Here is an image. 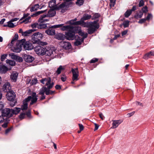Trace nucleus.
<instances>
[{"label":"nucleus","instance_id":"1","mask_svg":"<svg viewBox=\"0 0 154 154\" xmlns=\"http://www.w3.org/2000/svg\"><path fill=\"white\" fill-rule=\"evenodd\" d=\"M99 20H97L93 22H85L84 21L80 20L72 23L75 25H80L84 27H87L88 33L91 34L97 31L99 27V25L98 23Z\"/></svg>","mask_w":154,"mask_h":154},{"label":"nucleus","instance_id":"2","mask_svg":"<svg viewBox=\"0 0 154 154\" xmlns=\"http://www.w3.org/2000/svg\"><path fill=\"white\" fill-rule=\"evenodd\" d=\"M62 30H66L65 32V38L68 40H73L76 39L77 35H75V29L71 25L63 26L61 28Z\"/></svg>","mask_w":154,"mask_h":154},{"label":"nucleus","instance_id":"3","mask_svg":"<svg viewBox=\"0 0 154 154\" xmlns=\"http://www.w3.org/2000/svg\"><path fill=\"white\" fill-rule=\"evenodd\" d=\"M38 97L36 94L35 92H32L31 96L28 97L27 98L24 99L23 101V104L21 106V110H26L28 108V103H27L30 100L31 102L30 103V105H32L34 103H36L37 100L38 98L37 97Z\"/></svg>","mask_w":154,"mask_h":154},{"label":"nucleus","instance_id":"4","mask_svg":"<svg viewBox=\"0 0 154 154\" xmlns=\"http://www.w3.org/2000/svg\"><path fill=\"white\" fill-rule=\"evenodd\" d=\"M21 111V109L18 107H15L14 109L6 108L2 111V115L6 118L9 119L14 115H17Z\"/></svg>","mask_w":154,"mask_h":154},{"label":"nucleus","instance_id":"5","mask_svg":"<svg viewBox=\"0 0 154 154\" xmlns=\"http://www.w3.org/2000/svg\"><path fill=\"white\" fill-rule=\"evenodd\" d=\"M43 37V35L39 32H36L32 35V42L34 44H37L42 46L46 45L47 43L46 42H42L41 41Z\"/></svg>","mask_w":154,"mask_h":154},{"label":"nucleus","instance_id":"6","mask_svg":"<svg viewBox=\"0 0 154 154\" xmlns=\"http://www.w3.org/2000/svg\"><path fill=\"white\" fill-rule=\"evenodd\" d=\"M63 25L64 24H62L50 26L45 31V32L48 35H54L55 34L54 29L58 28H61Z\"/></svg>","mask_w":154,"mask_h":154},{"label":"nucleus","instance_id":"7","mask_svg":"<svg viewBox=\"0 0 154 154\" xmlns=\"http://www.w3.org/2000/svg\"><path fill=\"white\" fill-rule=\"evenodd\" d=\"M40 81L43 84H45L48 89H51L54 84L53 82H51V79L50 77L43 78L40 80Z\"/></svg>","mask_w":154,"mask_h":154},{"label":"nucleus","instance_id":"8","mask_svg":"<svg viewBox=\"0 0 154 154\" xmlns=\"http://www.w3.org/2000/svg\"><path fill=\"white\" fill-rule=\"evenodd\" d=\"M46 17H47V15L46 14H43L41 15L38 20L39 24H38V29H42L45 28L47 27V25L43 23L44 22L48 21L49 20L48 19H44Z\"/></svg>","mask_w":154,"mask_h":154},{"label":"nucleus","instance_id":"9","mask_svg":"<svg viewBox=\"0 0 154 154\" xmlns=\"http://www.w3.org/2000/svg\"><path fill=\"white\" fill-rule=\"evenodd\" d=\"M19 43H21L22 45H23L25 50H31L34 48L32 44L29 42H26L25 39H22L19 41Z\"/></svg>","mask_w":154,"mask_h":154},{"label":"nucleus","instance_id":"10","mask_svg":"<svg viewBox=\"0 0 154 154\" xmlns=\"http://www.w3.org/2000/svg\"><path fill=\"white\" fill-rule=\"evenodd\" d=\"M45 50V48L40 45L37 46L34 48L35 51L39 55H44Z\"/></svg>","mask_w":154,"mask_h":154},{"label":"nucleus","instance_id":"11","mask_svg":"<svg viewBox=\"0 0 154 154\" xmlns=\"http://www.w3.org/2000/svg\"><path fill=\"white\" fill-rule=\"evenodd\" d=\"M71 72L72 73V80L73 81H76L79 80V72L78 68H72Z\"/></svg>","mask_w":154,"mask_h":154},{"label":"nucleus","instance_id":"12","mask_svg":"<svg viewBox=\"0 0 154 154\" xmlns=\"http://www.w3.org/2000/svg\"><path fill=\"white\" fill-rule=\"evenodd\" d=\"M15 97V94L12 90H11L10 91L7 93L6 97L9 101L12 102L14 101Z\"/></svg>","mask_w":154,"mask_h":154},{"label":"nucleus","instance_id":"13","mask_svg":"<svg viewBox=\"0 0 154 154\" xmlns=\"http://www.w3.org/2000/svg\"><path fill=\"white\" fill-rule=\"evenodd\" d=\"M19 42H17L16 45L15 47H12L11 50L13 52L19 53L22 50V45L21 43H19Z\"/></svg>","mask_w":154,"mask_h":154},{"label":"nucleus","instance_id":"14","mask_svg":"<svg viewBox=\"0 0 154 154\" xmlns=\"http://www.w3.org/2000/svg\"><path fill=\"white\" fill-rule=\"evenodd\" d=\"M11 87L10 86V83L8 82H7L3 85L2 89L4 92L7 93L11 90Z\"/></svg>","mask_w":154,"mask_h":154},{"label":"nucleus","instance_id":"15","mask_svg":"<svg viewBox=\"0 0 154 154\" xmlns=\"http://www.w3.org/2000/svg\"><path fill=\"white\" fill-rule=\"evenodd\" d=\"M9 70L8 68L3 64L2 63H0V73H5Z\"/></svg>","mask_w":154,"mask_h":154},{"label":"nucleus","instance_id":"16","mask_svg":"<svg viewBox=\"0 0 154 154\" xmlns=\"http://www.w3.org/2000/svg\"><path fill=\"white\" fill-rule=\"evenodd\" d=\"M23 58L25 61L27 62H31L34 59L33 57L29 55H24L23 56Z\"/></svg>","mask_w":154,"mask_h":154},{"label":"nucleus","instance_id":"17","mask_svg":"<svg viewBox=\"0 0 154 154\" xmlns=\"http://www.w3.org/2000/svg\"><path fill=\"white\" fill-rule=\"evenodd\" d=\"M75 39L76 41L74 43V45L75 46H78L82 44V42L84 41V38L77 35L76 38Z\"/></svg>","mask_w":154,"mask_h":154},{"label":"nucleus","instance_id":"18","mask_svg":"<svg viewBox=\"0 0 154 154\" xmlns=\"http://www.w3.org/2000/svg\"><path fill=\"white\" fill-rule=\"evenodd\" d=\"M55 38L59 40H63L65 38V35L61 33H57L55 35Z\"/></svg>","mask_w":154,"mask_h":154},{"label":"nucleus","instance_id":"19","mask_svg":"<svg viewBox=\"0 0 154 154\" xmlns=\"http://www.w3.org/2000/svg\"><path fill=\"white\" fill-rule=\"evenodd\" d=\"M122 122L120 120H116L113 121L112 127L111 128H117L118 125L121 123Z\"/></svg>","mask_w":154,"mask_h":154},{"label":"nucleus","instance_id":"20","mask_svg":"<svg viewBox=\"0 0 154 154\" xmlns=\"http://www.w3.org/2000/svg\"><path fill=\"white\" fill-rule=\"evenodd\" d=\"M18 73L16 72H13L11 74V78L14 82L17 80Z\"/></svg>","mask_w":154,"mask_h":154},{"label":"nucleus","instance_id":"21","mask_svg":"<svg viewBox=\"0 0 154 154\" xmlns=\"http://www.w3.org/2000/svg\"><path fill=\"white\" fill-rule=\"evenodd\" d=\"M143 15V14L141 11H137L134 15V17L136 19H138L141 18Z\"/></svg>","mask_w":154,"mask_h":154},{"label":"nucleus","instance_id":"22","mask_svg":"<svg viewBox=\"0 0 154 154\" xmlns=\"http://www.w3.org/2000/svg\"><path fill=\"white\" fill-rule=\"evenodd\" d=\"M91 17V15L85 14L83 15V17L81 18L80 20L85 21L90 19Z\"/></svg>","mask_w":154,"mask_h":154},{"label":"nucleus","instance_id":"23","mask_svg":"<svg viewBox=\"0 0 154 154\" xmlns=\"http://www.w3.org/2000/svg\"><path fill=\"white\" fill-rule=\"evenodd\" d=\"M18 35L17 34H15L14 37H13L11 42L10 43V46H13L14 43H15L16 41L18 39Z\"/></svg>","mask_w":154,"mask_h":154},{"label":"nucleus","instance_id":"24","mask_svg":"<svg viewBox=\"0 0 154 154\" xmlns=\"http://www.w3.org/2000/svg\"><path fill=\"white\" fill-rule=\"evenodd\" d=\"M35 29H31L26 30L25 32H24L23 34V36H28L32 32L35 31Z\"/></svg>","mask_w":154,"mask_h":154},{"label":"nucleus","instance_id":"25","mask_svg":"<svg viewBox=\"0 0 154 154\" xmlns=\"http://www.w3.org/2000/svg\"><path fill=\"white\" fill-rule=\"evenodd\" d=\"M45 51L44 55L46 56H50L53 54V51L51 49H47L45 48Z\"/></svg>","mask_w":154,"mask_h":154},{"label":"nucleus","instance_id":"26","mask_svg":"<svg viewBox=\"0 0 154 154\" xmlns=\"http://www.w3.org/2000/svg\"><path fill=\"white\" fill-rule=\"evenodd\" d=\"M56 12L53 10H50L48 13L47 15V17H53L55 16Z\"/></svg>","mask_w":154,"mask_h":154},{"label":"nucleus","instance_id":"27","mask_svg":"<svg viewBox=\"0 0 154 154\" xmlns=\"http://www.w3.org/2000/svg\"><path fill=\"white\" fill-rule=\"evenodd\" d=\"M65 66L60 65L57 68V70L56 71V72L57 74V75H59L61 73V71L62 70L65 69Z\"/></svg>","mask_w":154,"mask_h":154},{"label":"nucleus","instance_id":"28","mask_svg":"<svg viewBox=\"0 0 154 154\" xmlns=\"http://www.w3.org/2000/svg\"><path fill=\"white\" fill-rule=\"evenodd\" d=\"M65 6H66L65 5V3H63L59 6H56L55 8V9L57 10H59L65 8Z\"/></svg>","mask_w":154,"mask_h":154},{"label":"nucleus","instance_id":"29","mask_svg":"<svg viewBox=\"0 0 154 154\" xmlns=\"http://www.w3.org/2000/svg\"><path fill=\"white\" fill-rule=\"evenodd\" d=\"M71 47V44L69 42H65L63 45V48L66 49H69Z\"/></svg>","mask_w":154,"mask_h":154},{"label":"nucleus","instance_id":"30","mask_svg":"<svg viewBox=\"0 0 154 154\" xmlns=\"http://www.w3.org/2000/svg\"><path fill=\"white\" fill-rule=\"evenodd\" d=\"M47 89V87H43L40 90L39 94L40 95H43L44 93H46Z\"/></svg>","mask_w":154,"mask_h":154},{"label":"nucleus","instance_id":"31","mask_svg":"<svg viewBox=\"0 0 154 154\" xmlns=\"http://www.w3.org/2000/svg\"><path fill=\"white\" fill-rule=\"evenodd\" d=\"M38 8H39V5L38 4H37L32 7L30 8V11L31 12H33L37 10Z\"/></svg>","mask_w":154,"mask_h":154},{"label":"nucleus","instance_id":"32","mask_svg":"<svg viewBox=\"0 0 154 154\" xmlns=\"http://www.w3.org/2000/svg\"><path fill=\"white\" fill-rule=\"evenodd\" d=\"M85 0H77L75 4L79 6H81L83 5L84 3Z\"/></svg>","mask_w":154,"mask_h":154},{"label":"nucleus","instance_id":"33","mask_svg":"<svg viewBox=\"0 0 154 154\" xmlns=\"http://www.w3.org/2000/svg\"><path fill=\"white\" fill-rule=\"evenodd\" d=\"M47 10H45L44 11H38L36 12L35 14H33V15L32 16V17H36L40 14L43 13L46 11Z\"/></svg>","mask_w":154,"mask_h":154},{"label":"nucleus","instance_id":"34","mask_svg":"<svg viewBox=\"0 0 154 154\" xmlns=\"http://www.w3.org/2000/svg\"><path fill=\"white\" fill-rule=\"evenodd\" d=\"M9 119L8 118H6L4 122V123L2 125V126L4 128H6L8 126V124L9 121Z\"/></svg>","mask_w":154,"mask_h":154},{"label":"nucleus","instance_id":"35","mask_svg":"<svg viewBox=\"0 0 154 154\" xmlns=\"http://www.w3.org/2000/svg\"><path fill=\"white\" fill-rule=\"evenodd\" d=\"M12 22L9 21L8 22V24H7L4 25L3 26L4 27H10L13 28L15 26L13 23H12Z\"/></svg>","mask_w":154,"mask_h":154},{"label":"nucleus","instance_id":"36","mask_svg":"<svg viewBox=\"0 0 154 154\" xmlns=\"http://www.w3.org/2000/svg\"><path fill=\"white\" fill-rule=\"evenodd\" d=\"M132 12L130 9L127 10L124 14L125 17L126 18H128L131 14Z\"/></svg>","mask_w":154,"mask_h":154},{"label":"nucleus","instance_id":"37","mask_svg":"<svg viewBox=\"0 0 154 154\" xmlns=\"http://www.w3.org/2000/svg\"><path fill=\"white\" fill-rule=\"evenodd\" d=\"M130 21L129 20H125L123 22L122 25H123L124 28L128 27L129 26V23Z\"/></svg>","mask_w":154,"mask_h":154},{"label":"nucleus","instance_id":"38","mask_svg":"<svg viewBox=\"0 0 154 154\" xmlns=\"http://www.w3.org/2000/svg\"><path fill=\"white\" fill-rule=\"evenodd\" d=\"M56 1L55 0L51 1L49 4V6L50 8H52L55 5Z\"/></svg>","mask_w":154,"mask_h":154},{"label":"nucleus","instance_id":"39","mask_svg":"<svg viewBox=\"0 0 154 154\" xmlns=\"http://www.w3.org/2000/svg\"><path fill=\"white\" fill-rule=\"evenodd\" d=\"M150 51L149 52L145 54L143 57V58L145 59H147L151 55Z\"/></svg>","mask_w":154,"mask_h":154},{"label":"nucleus","instance_id":"40","mask_svg":"<svg viewBox=\"0 0 154 154\" xmlns=\"http://www.w3.org/2000/svg\"><path fill=\"white\" fill-rule=\"evenodd\" d=\"M9 56L11 57V58L14 60H16L17 59L18 56L15 55L14 53H10L9 54Z\"/></svg>","mask_w":154,"mask_h":154},{"label":"nucleus","instance_id":"41","mask_svg":"<svg viewBox=\"0 0 154 154\" xmlns=\"http://www.w3.org/2000/svg\"><path fill=\"white\" fill-rule=\"evenodd\" d=\"M54 92L55 91L50 90V89H48L47 88V91L45 93V94L46 95H49V94L52 95L54 93Z\"/></svg>","mask_w":154,"mask_h":154},{"label":"nucleus","instance_id":"42","mask_svg":"<svg viewBox=\"0 0 154 154\" xmlns=\"http://www.w3.org/2000/svg\"><path fill=\"white\" fill-rule=\"evenodd\" d=\"M143 13H146L148 11V8L147 6H145L144 7H143L141 10Z\"/></svg>","mask_w":154,"mask_h":154},{"label":"nucleus","instance_id":"43","mask_svg":"<svg viewBox=\"0 0 154 154\" xmlns=\"http://www.w3.org/2000/svg\"><path fill=\"white\" fill-rule=\"evenodd\" d=\"M60 79L62 81L64 82L66 79V76L64 74H62L61 75Z\"/></svg>","mask_w":154,"mask_h":154},{"label":"nucleus","instance_id":"44","mask_svg":"<svg viewBox=\"0 0 154 154\" xmlns=\"http://www.w3.org/2000/svg\"><path fill=\"white\" fill-rule=\"evenodd\" d=\"M100 16V14L98 13H95L93 16V19L96 20L99 18Z\"/></svg>","mask_w":154,"mask_h":154},{"label":"nucleus","instance_id":"45","mask_svg":"<svg viewBox=\"0 0 154 154\" xmlns=\"http://www.w3.org/2000/svg\"><path fill=\"white\" fill-rule=\"evenodd\" d=\"M116 0H109L110 4V6L111 7H113L116 4Z\"/></svg>","mask_w":154,"mask_h":154},{"label":"nucleus","instance_id":"46","mask_svg":"<svg viewBox=\"0 0 154 154\" xmlns=\"http://www.w3.org/2000/svg\"><path fill=\"white\" fill-rule=\"evenodd\" d=\"M7 63H9V64L12 66H14L15 65V63L12 60H6Z\"/></svg>","mask_w":154,"mask_h":154},{"label":"nucleus","instance_id":"47","mask_svg":"<svg viewBox=\"0 0 154 154\" xmlns=\"http://www.w3.org/2000/svg\"><path fill=\"white\" fill-rule=\"evenodd\" d=\"M8 55L7 54H4L2 55L1 57V60L2 61H3L6 58Z\"/></svg>","mask_w":154,"mask_h":154},{"label":"nucleus","instance_id":"48","mask_svg":"<svg viewBox=\"0 0 154 154\" xmlns=\"http://www.w3.org/2000/svg\"><path fill=\"white\" fill-rule=\"evenodd\" d=\"M25 113H21L19 116V118L21 119H22L25 118Z\"/></svg>","mask_w":154,"mask_h":154},{"label":"nucleus","instance_id":"49","mask_svg":"<svg viewBox=\"0 0 154 154\" xmlns=\"http://www.w3.org/2000/svg\"><path fill=\"white\" fill-rule=\"evenodd\" d=\"M38 23H35L31 24V26L33 28L32 29H34V28H37L38 29Z\"/></svg>","mask_w":154,"mask_h":154},{"label":"nucleus","instance_id":"50","mask_svg":"<svg viewBox=\"0 0 154 154\" xmlns=\"http://www.w3.org/2000/svg\"><path fill=\"white\" fill-rule=\"evenodd\" d=\"M144 2L143 0H140L138 4L139 7H141L144 5Z\"/></svg>","mask_w":154,"mask_h":154},{"label":"nucleus","instance_id":"51","mask_svg":"<svg viewBox=\"0 0 154 154\" xmlns=\"http://www.w3.org/2000/svg\"><path fill=\"white\" fill-rule=\"evenodd\" d=\"M98 60V59L97 58H94L91 60L90 61V63H94L97 62Z\"/></svg>","mask_w":154,"mask_h":154},{"label":"nucleus","instance_id":"52","mask_svg":"<svg viewBox=\"0 0 154 154\" xmlns=\"http://www.w3.org/2000/svg\"><path fill=\"white\" fill-rule=\"evenodd\" d=\"M6 118L3 116H0V123H2L3 122H5V120Z\"/></svg>","mask_w":154,"mask_h":154},{"label":"nucleus","instance_id":"53","mask_svg":"<svg viewBox=\"0 0 154 154\" xmlns=\"http://www.w3.org/2000/svg\"><path fill=\"white\" fill-rule=\"evenodd\" d=\"M152 17V15L151 14L148 13L146 17L145 18L146 20H149Z\"/></svg>","mask_w":154,"mask_h":154},{"label":"nucleus","instance_id":"54","mask_svg":"<svg viewBox=\"0 0 154 154\" xmlns=\"http://www.w3.org/2000/svg\"><path fill=\"white\" fill-rule=\"evenodd\" d=\"M37 82V79L36 78H34L32 80V81L31 82V84L32 85H35L36 84Z\"/></svg>","mask_w":154,"mask_h":154},{"label":"nucleus","instance_id":"55","mask_svg":"<svg viewBox=\"0 0 154 154\" xmlns=\"http://www.w3.org/2000/svg\"><path fill=\"white\" fill-rule=\"evenodd\" d=\"M13 127L11 126L10 128H7L5 131V134H8L13 129Z\"/></svg>","mask_w":154,"mask_h":154},{"label":"nucleus","instance_id":"56","mask_svg":"<svg viewBox=\"0 0 154 154\" xmlns=\"http://www.w3.org/2000/svg\"><path fill=\"white\" fill-rule=\"evenodd\" d=\"M72 4V2H70L69 3H65V5L66 6H65V7L66 8H68L69 7L71 6Z\"/></svg>","mask_w":154,"mask_h":154},{"label":"nucleus","instance_id":"57","mask_svg":"<svg viewBox=\"0 0 154 154\" xmlns=\"http://www.w3.org/2000/svg\"><path fill=\"white\" fill-rule=\"evenodd\" d=\"M25 114L28 117L30 118L31 116L30 110H28V111L26 112Z\"/></svg>","mask_w":154,"mask_h":154},{"label":"nucleus","instance_id":"58","mask_svg":"<svg viewBox=\"0 0 154 154\" xmlns=\"http://www.w3.org/2000/svg\"><path fill=\"white\" fill-rule=\"evenodd\" d=\"M146 21V20L145 18L141 19L139 20V21L138 22V23H139L142 24L145 22Z\"/></svg>","mask_w":154,"mask_h":154},{"label":"nucleus","instance_id":"59","mask_svg":"<svg viewBox=\"0 0 154 154\" xmlns=\"http://www.w3.org/2000/svg\"><path fill=\"white\" fill-rule=\"evenodd\" d=\"M30 17H29L24 20L23 21V22L25 23H26L29 21V20H30Z\"/></svg>","mask_w":154,"mask_h":154},{"label":"nucleus","instance_id":"60","mask_svg":"<svg viewBox=\"0 0 154 154\" xmlns=\"http://www.w3.org/2000/svg\"><path fill=\"white\" fill-rule=\"evenodd\" d=\"M16 60L18 61L19 62H22L23 61L22 58L19 56H18L17 59H16Z\"/></svg>","mask_w":154,"mask_h":154},{"label":"nucleus","instance_id":"61","mask_svg":"<svg viewBox=\"0 0 154 154\" xmlns=\"http://www.w3.org/2000/svg\"><path fill=\"white\" fill-rule=\"evenodd\" d=\"M99 117H100V118L102 120H103L104 119L105 117L102 113H101V112L99 114Z\"/></svg>","mask_w":154,"mask_h":154},{"label":"nucleus","instance_id":"62","mask_svg":"<svg viewBox=\"0 0 154 154\" xmlns=\"http://www.w3.org/2000/svg\"><path fill=\"white\" fill-rule=\"evenodd\" d=\"M137 7L136 5H134V6H133L132 9H130V10L132 12V11H134L135 10H136L137 9Z\"/></svg>","mask_w":154,"mask_h":154},{"label":"nucleus","instance_id":"63","mask_svg":"<svg viewBox=\"0 0 154 154\" xmlns=\"http://www.w3.org/2000/svg\"><path fill=\"white\" fill-rule=\"evenodd\" d=\"M79 127L80 130H81V131H82L84 129V127L81 124H79Z\"/></svg>","mask_w":154,"mask_h":154},{"label":"nucleus","instance_id":"64","mask_svg":"<svg viewBox=\"0 0 154 154\" xmlns=\"http://www.w3.org/2000/svg\"><path fill=\"white\" fill-rule=\"evenodd\" d=\"M4 107V105L3 103L1 102H0V110H2Z\"/></svg>","mask_w":154,"mask_h":154}]
</instances>
